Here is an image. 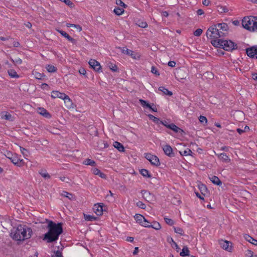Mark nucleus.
<instances>
[{
    "mask_svg": "<svg viewBox=\"0 0 257 257\" xmlns=\"http://www.w3.org/2000/svg\"><path fill=\"white\" fill-rule=\"evenodd\" d=\"M48 231L45 234L43 240L50 243L58 240L59 235L63 232L62 223H56L49 221L47 225Z\"/></svg>",
    "mask_w": 257,
    "mask_h": 257,
    "instance_id": "f257e3e1",
    "label": "nucleus"
},
{
    "mask_svg": "<svg viewBox=\"0 0 257 257\" xmlns=\"http://www.w3.org/2000/svg\"><path fill=\"white\" fill-rule=\"evenodd\" d=\"M33 231L31 228L19 225L11 232V237L17 241L24 240L31 237Z\"/></svg>",
    "mask_w": 257,
    "mask_h": 257,
    "instance_id": "f03ea898",
    "label": "nucleus"
},
{
    "mask_svg": "<svg viewBox=\"0 0 257 257\" xmlns=\"http://www.w3.org/2000/svg\"><path fill=\"white\" fill-rule=\"evenodd\" d=\"M211 44L216 47L222 48L224 50L230 51L235 49L236 44L230 40H223L222 39L211 40Z\"/></svg>",
    "mask_w": 257,
    "mask_h": 257,
    "instance_id": "7ed1b4c3",
    "label": "nucleus"
},
{
    "mask_svg": "<svg viewBox=\"0 0 257 257\" xmlns=\"http://www.w3.org/2000/svg\"><path fill=\"white\" fill-rule=\"evenodd\" d=\"M206 34L207 37L211 39L212 40H220L219 38H221L216 25L210 27L207 30Z\"/></svg>",
    "mask_w": 257,
    "mask_h": 257,
    "instance_id": "20e7f679",
    "label": "nucleus"
},
{
    "mask_svg": "<svg viewBox=\"0 0 257 257\" xmlns=\"http://www.w3.org/2000/svg\"><path fill=\"white\" fill-rule=\"evenodd\" d=\"M254 16H249L244 17L242 20V27L249 31H253V23L254 21Z\"/></svg>",
    "mask_w": 257,
    "mask_h": 257,
    "instance_id": "39448f33",
    "label": "nucleus"
},
{
    "mask_svg": "<svg viewBox=\"0 0 257 257\" xmlns=\"http://www.w3.org/2000/svg\"><path fill=\"white\" fill-rule=\"evenodd\" d=\"M6 156L16 166L22 167L24 165L23 160L19 159L16 154H12L11 152H8Z\"/></svg>",
    "mask_w": 257,
    "mask_h": 257,
    "instance_id": "423d86ee",
    "label": "nucleus"
},
{
    "mask_svg": "<svg viewBox=\"0 0 257 257\" xmlns=\"http://www.w3.org/2000/svg\"><path fill=\"white\" fill-rule=\"evenodd\" d=\"M216 25L221 37L225 36L228 34L229 28L227 24L224 23H218Z\"/></svg>",
    "mask_w": 257,
    "mask_h": 257,
    "instance_id": "0eeeda50",
    "label": "nucleus"
},
{
    "mask_svg": "<svg viewBox=\"0 0 257 257\" xmlns=\"http://www.w3.org/2000/svg\"><path fill=\"white\" fill-rule=\"evenodd\" d=\"M145 158L153 165L158 166L160 164L159 159L156 156L153 155L150 153H147L146 154Z\"/></svg>",
    "mask_w": 257,
    "mask_h": 257,
    "instance_id": "6e6552de",
    "label": "nucleus"
},
{
    "mask_svg": "<svg viewBox=\"0 0 257 257\" xmlns=\"http://www.w3.org/2000/svg\"><path fill=\"white\" fill-rule=\"evenodd\" d=\"M246 53L250 58L257 59V46L246 48Z\"/></svg>",
    "mask_w": 257,
    "mask_h": 257,
    "instance_id": "1a4fd4ad",
    "label": "nucleus"
},
{
    "mask_svg": "<svg viewBox=\"0 0 257 257\" xmlns=\"http://www.w3.org/2000/svg\"><path fill=\"white\" fill-rule=\"evenodd\" d=\"M121 52L123 53H125L131 56L134 59H139L140 58V55L139 54L136 53L132 50H129L125 47L121 48Z\"/></svg>",
    "mask_w": 257,
    "mask_h": 257,
    "instance_id": "9d476101",
    "label": "nucleus"
},
{
    "mask_svg": "<svg viewBox=\"0 0 257 257\" xmlns=\"http://www.w3.org/2000/svg\"><path fill=\"white\" fill-rule=\"evenodd\" d=\"M219 244L220 246L224 249L231 251L232 249L231 243L230 241L221 240L219 241Z\"/></svg>",
    "mask_w": 257,
    "mask_h": 257,
    "instance_id": "9b49d317",
    "label": "nucleus"
},
{
    "mask_svg": "<svg viewBox=\"0 0 257 257\" xmlns=\"http://www.w3.org/2000/svg\"><path fill=\"white\" fill-rule=\"evenodd\" d=\"M89 64L96 71L98 72L101 69L100 63L94 59H90L89 61Z\"/></svg>",
    "mask_w": 257,
    "mask_h": 257,
    "instance_id": "f8f14e48",
    "label": "nucleus"
},
{
    "mask_svg": "<svg viewBox=\"0 0 257 257\" xmlns=\"http://www.w3.org/2000/svg\"><path fill=\"white\" fill-rule=\"evenodd\" d=\"M163 150L165 154L170 157H174L175 156L174 153L173 152V149L170 145H166L163 147Z\"/></svg>",
    "mask_w": 257,
    "mask_h": 257,
    "instance_id": "ddd939ff",
    "label": "nucleus"
},
{
    "mask_svg": "<svg viewBox=\"0 0 257 257\" xmlns=\"http://www.w3.org/2000/svg\"><path fill=\"white\" fill-rule=\"evenodd\" d=\"M102 204L97 203L94 205L93 208L94 212L97 215H101L103 214V206Z\"/></svg>",
    "mask_w": 257,
    "mask_h": 257,
    "instance_id": "4468645a",
    "label": "nucleus"
},
{
    "mask_svg": "<svg viewBox=\"0 0 257 257\" xmlns=\"http://www.w3.org/2000/svg\"><path fill=\"white\" fill-rule=\"evenodd\" d=\"M57 31L60 33L63 37L66 38L68 41L71 42L72 43L75 44L76 43V40L71 37H70L66 32L64 31L60 30H57Z\"/></svg>",
    "mask_w": 257,
    "mask_h": 257,
    "instance_id": "2eb2a0df",
    "label": "nucleus"
},
{
    "mask_svg": "<svg viewBox=\"0 0 257 257\" xmlns=\"http://www.w3.org/2000/svg\"><path fill=\"white\" fill-rule=\"evenodd\" d=\"M52 97L54 98H59L62 99L64 98H66L65 93L60 92L58 91H53L52 92Z\"/></svg>",
    "mask_w": 257,
    "mask_h": 257,
    "instance_id": "dca6fc26",
    "label": "nucleus"
},
{
    "mask_svg": "<svg viewBox=\"0 0 257 257\" xmlns=\"http://www.w3.org/2000/svg\"><path fill=\"white\" fill-rule=\"evenodd\" d=\"M38 112L41 115L46 118H50L51 117V115L50 114V113L43 107H39L38 109Z\"/></svg>",
    "mask_w": 257,
    "mask_h": 257,
    "instance_id": "f3484780",
    "label": "nucleus"
},
{
    "mask_svg": "<svg viewBox=\"0 0 257 257\" xmlns=\"http://www.w3.org/2000/svg\"><path fill=\"white\" fill-rule=\"evenodd\" d=\"M91 171L94 175H98L103 179L106 178V175L103 173L101 172L98 169L96 168H92Z\"/></svg>",
    "mask_w": 257,
    "mask_h": 257,
    "instance_id": "a211bd4d",
    "label": "nucleus"
},
{
    "mask_svg": "<svg viewBox=\"0 0 257 257\" xmlns=\"http://www.w3.org/2000/svg\"><path fill=\"white\" fill-rule=\"evenodd\" d=\"M1 117L2 119H4L10 120V121L14 120L13 116H12V115L10 113H8V112H2Z\"/></svg>",
    "mask_w": 257,
    "mask_h": 257,
    "instance_id": "6ab92c4d",
    "label": "nucleus"
},
{
    "mask_svg": "<svg viewBox=\"0 0 257 257\" xmlns=\"http://www.w3.org/2000/svg\"><path fill=\"white\" fill-rule=\"evenodd\" d=\"M244 238H245V239L246 241H248L249 242H250L255 245H257V240L253 238L252 237H251L249 235L246 234H244Z\"/></svg>",
    "mask_w": 257,
    "mask_h": 257,
    "instance_id": "aec40b11",
    "label": "nucleus"
},
{
    "mask_svg": "<svg viewBox=\"0 0 257 257\" xmlns=\"http://www.w3.org/2000/svg\"><path fill=\"white\" fill-rule=\"evenodd\" d=\"M113 146L115 148L117 149L118 151L120 152H124V148L120 143L114 142L113 143Z\"/></svg>",
    "mask_w": 257,
    "mask_h": 257,
    "instance_id": "412c9836",
    "label": "nucleus"
},
{
    "mask_svg": "<svg viewBox=\"0 0 257 257\" xmlns=\"http://www.w3.org/2000/svg\"><path fill=\"white\" fill-rule=\"evenodd\" d=\"M210 181L214 184L217 185H220L222 182L216 176H212L209 177Z\"/></svg>",
    "mask_w": 257,
    "mask_h": 257,
    "instance_id": "4be33fe9",
    "label": "nucleus"
},
{
    "mask_svg": "<svg viewBox=\"0 0 257 257\" xmlns=\"http://www.w3.org/2000/svg\"><path fill=\"white\" fill-rule=\"evenodd\" d=\"M61 195L65 197L68 198L69 199L73 200L75 199V197L74 194L69 193L67 191H63Z\"/></svg>",
    "mask_w": 257,
    "mask_h": 257,
    "instance_id": "5701e85b",
    "label": "nucleus"
},
{
    "mask_svg": "<svg viewBox=\"0 0 257 257\" xmlns=\"http://www.w3.org/2000/svg\"><path fill=\"white\" fill-rule=\"evenodd\" d=\"M158 90L160 91H162L163 93V94L165 95L171 96L173 94L171 91L168 90L167 89H166L163 86H160V87H159Z\"/></svg>",
    "mask_w": 257,
    "mask_h": 257,
    "instance_id": "b1692460",
    "label": "nucleus"
},
{
    "mask_svg": "<svg viewBox=\"0 0 257 257\" xmlns=\"http://www.w3.org/2000/svg\"><path fill=\"white\" fill-rule=\"evenodd\" d=\"M218 157L220 159L225 162H229L230 160L228 156L225 153H221L218 155Z\"/></svg>",
    "mask_w": 257,
    "mask_h": 257,
    "instance_id": "393cba45",
    "label": "nucleus"
},
{
    "mask_svg": "<svg viewBox=\"0 0 257 257\" xmlns=\"http://www.w3.org/2000/svg\"><path fill=\"white\" fill-rule=\"evenodd\" d=\"M83 164L85 165H89L91 166H95L96 165L95 162L90 159H86V160H85L83 161Z\"/></svg>",
    "mask_w": 257,
    "mask_h": 257,
    "instance_id": "a878e982",
    "label": "nucleus"
},
{
    "mask_svg": "<svg viewBox=\"0 0 257 257\" xmlns=\"http://www.w3.org/2000/svg\"><path fill=\"white\" fill-rule=\"evenodd\" d=\"M9 75L12 78H17L19 77V75L17 74V72L14 69H10L8 71Z\"/></svg>",
    "mask_w": 257,
    "mask_h": 257,
    "instance_id": "bb28decb",
    "label": "nucleus"
},
{
    "mask_svg": "<svg viewBox=\"0 0 257 257\" xmlns=\"http://www.w3.org/2000/svg\"><path fill=\"white\" fill-rule=\"evenodd\" d=\"M181 256H185L189 255V250L187 246H184L182 251L180 253Z\"/></svg>",
    "mask_w": 257,
    "mask_h": 257,
    "instance_id": "cd10ccee",
    "label": "nucleus"
},
{
    "mask_svg": "<svg viewBox=\"0 0 257 257\" xmlns=\"http://www.w3.org/2000/svg\"><path fill=\"white\" fill-rule=\"evenodd\" d=\"M46 68L47 69V71L49 72H55L57 71V69L56 67H55L53 65H47L46 67Z\"/></svg>",
    "mask_w": 257,
    "mask_h": 257,
    "instance_id": "c85d7f7f",
    "label": "nucleus"
},
{
    "mask_svg": "<svg viewBox=\"0 0 257 257\" xmlns=\"http://www.w3.org/2000/svg\"><path fill=\"white\" fill-rule=\"evenodd\" d=\"M140 172L141 174L144 177H146L148 178H150L151 177L149 171L146 169H141Z\"/></svg>",
    "mask_w": 257,
    "mask_h": 257,
    "instance_id": "c756f323",
    "label": "nucleus"
},
{
    "mask_svg": "<svg viewBox=\"0 0 257 257\" xmlns=\"http://www.w3.org/2000/svg\"><path fill=\"white\" fill-rule=\"evenodd\" d=\"M198 187L201 194L203 195H204L205 193H206L207 191V188L206 186L203 184L199 185Z\"/></svg>",
    "mask_w": 257,
    "mask_h": 257,
    "instance_id": "7c9ffc66",
    "label": "nucleus"
},
{
    "mask_svg": "<svg viewBox=\"0 0 257 257\" xmlns=\"http://www.w3.org/2000/svg\"><path fill=\"white\" fill-rule=\"evenodd\" d=\"M145 219V218L141 214L136 215V216L135 217L136 221L141 224Z\"/></svg>",
    "mask_w": 257,
    "mask_h": 257,
    "instance_id": "2f4dec72",
    "label": "nucleus"
},
{
    "mask_svg": "<svg viewBox=\"0 0 257 257\" xmlns=\"http://www.w3.org/2000/svg\"><path fill=\"white\" fill-rule=\"evenodd\" d=\"M151 227L156 230H159L161 228V226L159 222L154 221L152 224H151Z\"/></svg>",
    "mask_w": 257,
    "mask_h": 257,
    "instance_id": "473e14b6",
    "label": "nucleus"
},
{
    "mask_svg": "<svg viewBox=\"0 0 257 257\" xmlns=\"http://www.w3.org/2000/svg\"><path fill=\"white\" fill-rule=\"evenodd\" d=\"M114 13L117 16H120L124 12V10L122 8H116L113 10Z\"/></svg>",
    "mask_w": 257,
    "mask_h": 257,
    "instance_id": "72a5a7b5",
    "label": "nucleus"
},
{
    "mask_svg": "<svg viewBox=\"0 0 257 257\" xmlns=\"http://www.w3.org/2000/svg\"><path fill=\"white\" fill-rule=\"evenodd\" d=\"M40 174L45 179H50V176L46 170H41L39 172Z\"/></svg>",
    "mask_w": 257,
    "mask_h": 257,
    "instance_id": "f704fd0d",
    "label": "nucleus"
},
{
    "mask_svg": "<svg viewBox=\"0 0 257 257\" xmlns=\"http://www.w3.org/2000/svg\"><path fill=\"white\" fill-rule=\"evenodd\" d=\"M148 117L151 120H152L153 121H154L155 123L157 124L160 123V122L161 121L159 118L155 117L152 114H148Z\"/></svg>",
    "mask_w": 257,
    "mask_h": 257,
    "instance_id": "c9c22d12",
    "label": "nucleus"
},
{
    "mask_svg": "<svg viewBox=\"0 0 257 257\" xmlns=\"http://www.w3.org/2000/svg\"><path fill=\"white\" fill-rule=\"evenodd\" d=\"M179 153L182 156H188L190 155L192 152L191 150L187 149L183 151H180Z\"/></svg>",
    "mask_w": 257,
    "mask_h": 257,
    "instance_id": "e433bc0d",
    "label": "nucleus"
},
{
    "mask_svg": "<svg viewBox=\"0 0 257 257\" xmlns=\"http://www.w3.org/2000/svg\"><path fill=\"white\" fill-rule=\"evenodd\" d=\"M139 101H140L141 104L143 107L146 106L148 108H151V105L149 103H148L147 101L144 100L142 99H140L139 100Z\"/></svg>",
    "mask_w": 257,
    "mask_h": 257,
    "instance_id": "4c0bfd02",
    "label": "nucleus"
},
{
    "mask_svg": "<svg viewBox=\"0 0 257 257\" xmlns=\"http://www.w3.org/2000/svg\"><path fill=\"white\" fill-rule=\"evenodd\" d=\"M174 231L181 235H184V231L182 228L178 227H174Z\"/></svg>",
    "mask_w": 257,
    "mask_h": 257,
    "instance_id": "58836bf2",
    "label": "nucleus"
},
{
    "mask_svg": "<svg viewBox=\"0 0 257 257\" xmlns=\"http://www.w3.org/2000/svg\"><path fill=\"white\" fill-rule=\"evenodd\" d=\"M11 60L16 65H21L22 63V62H23V61H22V60L21 58H17V59H15V60H14L13 59L11 58Z\"/></svg>",
    "mask_w": 257,
    "mask_h": 257,
    "instance_id": "ea45409f",
    "label": "nucleus"
},
{
    "mask_svg": "<svg viewBox=\"0 0 257 257\" xmlns=\"http://www.w3.org/2000/svg\"><path fill=\"white\" fill-rule=\"evenodd\" d=\"M84 218H85V220H88V221H93V220H95L96 219V217H95L93 216L90 215H85L84 214Z\"/></svg>",
    "mask_w": 257,
    "mask_h": 257,
    "instance_id": "a19ab883",
    "label": "nucleus"
},
{
    "mask_svg": "<svg viewBox=\"0 0 257 257\" xmlns=\"http://www.w3.org/2000/svg\"><path fill=\"white\" fill-rule=\"evenodd\" d=\"M20 150L21 153L23 154V155L25 157H28L29 155V151L26 149L25 148H24L22 147H20Z\"/></svg>",
    "mask_w": 257,
    "mask_h": 257,
    "instance_id": "79ce46f5",
    "label": "nucleus"
},
{
    "mask_svg": "<svg viewBox=\"0 0 257 257\" xmlns=\"http://www.w3.org/2000/svg\"><path fill=\"white\" fill-rule=\"evenodd\" d=\"M141 225L145 227H151L150 223L146 218L143 220Z\"/></svg>",
    "mask_w": 257,
    "mask_h": 257,
    "instance_id": "37998d69",
    "label": "nucleus"
},
{
    "mask_svg": "<svg viewBox=\"0 0 257 257\" xmlns=\"http://www.w3.org/2000/svg\"><path fill=\"white\" fill-rule=\"evenodd\" d=\"M115 3L117 5L120 6L124 8H126L127 6L121 0H116Z\"/></svg>",
    "mask_w": 257,
    "mask_h": 257,
    "instance_id": "c03bdc74",
    "label": "nucleus"
},
{
    "mask_svg": "<svg viewBox=\"0 0 257 257\" xmlns=\"http://www.w3.org/2000/svg\"><path fill=\"white\" fill-rule=\"evenodd\" d=\"M202 30L201 29H197V30H196L194 33H193V34L194 36H197V37H199L200 36L201 34L202 33Z\"/></svg>",
    "mask_w": 257,
    "mask_h": 257,
    "instance_id": "a18cd8bd",
    "label": "nucleus"
},
{
    "mask_svg": "<svg viewBox=\"0 0 257 257\" xmlns=\"http://www.w3.org/2000/svg\"><path fill=\"white\" fill-rule=\"evenodd\" d=\"M218 11L220 13H227L228 12L227 8L225 6L218 7Z\"/></svg>",
    "mask_w": 257,
    "mask_h": 257,
    "instance_id": "49530a36",
    "label": "nucleus"
},
{
    "mask_svg": "<svg viewBox=\"0 0 257 257\" xmlns=\"http://www.w3.org/2000/svg\"><path fill=\"white\" fill-rule=\"evenodd\" d=\"M164 220L165 221V222L169 225H172L174 223V221L170 218L164 217Z\"/></svg>",
    "mask_w": 257,
    "mask_h": 257,
    "instance_id": "de8ad7c7",
    "label": "nucleus"
},
{
    "mask_svg": "<svg viewBox=\"0 0 257 257\" xmlns=\"http://www.w3.org/2000/svg\"><path fill=\"white\" fill-rule=\"evenodd\" d=\"M136 205L138 207L143 209H145L146 207V205L143 202L140 201L137 202Z\"/></svg>",
    "mask_w": 257,
    "mask_h": 257,
    "instance_id": "09e8293b",
    "label": "nucleus"
},
{
    "mask_svg": "<svg viewBox=\"0 0 257 257\" xmlns=\"http://www.w3.org/2000/svg\"><path fill=\"white\" fill-rule=\"evenodd\" d=\"M199 120L201 123H205V124L207 122V119L205 116L200 115L199 117Z\"/></svg>",
    "mask_w": 257,
    "mask_h": 257,
    "instance_id": "8fccbe9b",
    "label": "nucleus"
},
{
    "mask_svg": "<svg viewBox=\"0 0 257 257\" xmlns=\"http://www.w3.org/2000/svg\"><path fill=\"white\" fill-rule=\"evenodd\" d=\"M253 31L257 32V17H254V21L253 23Z\"/></svg>",
    "mask_w": 257,
    "mask_h": 257,
    "instance_id": "3c124183",
    "label": "nucleus"
},
{
    "mask_svg": "<svg viewBox=\"0 0 257 257\" xmlns=\"http://www.w3.org/2000/svg\"><path fill=\"white\" fill-rule=\"evenodd\" d=\"M172 131H173L175 133H179L180 132H183V131L180 128H179V127H178L177 125H176L175 124L174 125V126H173V127L172 128Z\"/></svg>",
    "mask_w": 257,
    "mask_h": 257,
    "instance_id": "603ef678",
    "label": "nucleus"
},
{
    "mask_svg": "<svg viewBox=\"0 0 257 257\" xmlns=\"http://www.w3.org/2000/svg\"><path fill=\"white\" fill-rule=\"evenodd\" d=\"M35 76L36 79H42V78L45 76V75L39 72H36Z\"/></svg>",
    "mask_w": 257,
    "mask_h": 257,
    "instance_id": "864d4df0",
    "label": "nucleus"
},
{
    "mask_svg": "<svg viewBox=\"0 0 257 257\" xmlns=\"http://www.w3.org/2000/svg\"><path fill=\"white\" fill-rule=\"evenodd\" d=\"M151 72L152 73L155 74L157 76H159L160 73L157 70V69L155 66H152L151 68Z\"/></svg>",
    "mask_w": 257,
    "mask_h": 257,
    "instance_id": "5fc2aeb1",
    "label": "nucleus"
},
{
    "mask_svg": "<svg viewBox=\"0 0 257 257\" xmlns=\"http://www.w3.org/2000/svg\"><path fill=\"white\" fill-rule=\"evenodd\" d=\"M138 26L140 27H141L143 28H145L147 27L148 24L146 22H141L138 24Z\"/></svg>",
    "mask_w": 257,
    "mask_h": 257,
    "instance_id": "6e6d98bb",
    "label": "nucleus"
},
{
    "mask_svg": "<svg viewBox=\"0 0 257 257\" xmlns=\"http://www.w3.org/2000/svg\"><path fill=\"white\" fill-rule=\"evenodd\" d=\"M66 98H64L63 100L65 101V103H68L69 104H72V101L69 98V97L66 94Z\"/></svg>",
    "mask_w": 257,
    "mask_h": 257,
    "instance_id": "4d7b16f0",
    "label": "nucleus"
},
{
    "mask_svg": "<svg viewBox=\"0 0 257 257\" xmlns=\"http://www.w3.org/2000/svg\"><path fill=\"white\" fill-rule=\"evenodd\" d=\"M52 256L53 257V256ZM54 257H63L62 252L59 250L55 251V256Z\"/></svg>",
    "mask_w": 257,
    "mask_h": 257,
    "instance_id": "13d9d810",
    "label": "nucleus"
},
{
    "mask_svg": "<svg viewBox=\"0 0 257 257\" xmlns=\"http://www.w3.org/2000/svg\"><path fill=\"white\" fill-rule=\"evenodd\" d=\"M109 68L112 71L114 72L116 71L117 70V67L116 66V65H113L112 64H110V65H109Z\"/></svg>",
    "mask_w": 257,
    "mask_h": 257,
    "instance_id": "bf43d9fd",
    "label": "nucleus"
},
{
    "mask_svg": "<svg viewBox=\"0 0 257 257\" xmlns=\"http://www.w3.org/2000/svg\"><path fill=\"white\" fill-rule=\"evenodd\" d=\"M63 2H64L67 5L70 7H72V5H73V3L71 2L70 0H64Z\"/></svg>",
    "mask_w": 257,
    "mask_h": 257,
    "instance_id": "052dcab7",
    "label": "nucleus"
},
{
    "mask_svg": "<svg viewBox=\"0 0 257 257\" xmlns=\"http://www.w3.org/2000/svg\"><path fill=\"white\" fill-rule=\"evenodd\" d=\"M10 44L11 45L12 43H11ZM12 44H13V46L15 47H19L20 46V44L19 42H16V41H13Z\"/></svg>",
    "mask_w": 257,
    "mask_h": 257,
    "instance_id": "680f3d73",
    "label": "nucleus"
},
{
    "mask_svg": "<svg viewBox=\"0 0 257 257\" xmlns=\"http://www.w3.org/2000/svg\"><path fill=\"white\" fill-rule=\"evenodd\" d=\"M169 66L171 67H174L176 65V62L175 61H169L168 63Z\"/></svg>",
    "mask_w": 257,
    "mask_h": 257,
    "instance_id": "e2e57ef3",
    "label": "nucleus"
},
{
    "mask_svg": "<svg viewBox=\"0 0 257 257\" xmlns=\"http://www.w3.org/2000/svg\"><path fill=\"white\" fill-rule=\"evenodd\" d=\"M79 72L80 73V74H82L83 75H85L86 73V70L83 68H80L79 70Z\"/></svg>",
    "mask_w": 257,
    "mask_h": 257,
    "instance_id": "0e129e2a",
    "label": "nucleus"
},
{
    "mask_svg": "<svg viewBox=\"0 0 257 257\" xmlns=\"http://www.w3.org/2000/svg\"><path fill=\"white\" fill-rule=\"evenodd\" d=\"M232 24L233 25L237 26L239 25L240 22L238 20H234L232 21Z\"/></svg>",
    "mask_w": 257,
    "mask_h": 257,
    "instance_id": "69168bd1",
    "label": "nucleus"
},
{
    "mask_svg": "<svg viewBox=\"0 0 257 257\" xmlns=\"http://www.w3.org/2000/svg\"><path fill=\"white\" fill-rule=\"evenodd\" d=\"M210 3L209 0H204L203 1L202 4L203 5L207 6Z\"/></svg>",
    "mask_w": 257,
    "mask_h": 257,
    "instance_id": "338daca9",
    "label": "nucleus"
},
{
    "mask_svg": "<svg viewBox=\"0 0 257 257\" xmlns=\"http://www.w3.org/2000/svg\"><path fill=\"white\" fill-rule=\"evenodd\" d=\"M197 14L198 15L200 16V15H202L204 14V12L201 9H199L197 11Z\"/></svg>",
    "mask_w": 257,
    "mask_h": 257,
    "instance_id": "774afa93",
    "label": "nucleus"
}]
</instances>
